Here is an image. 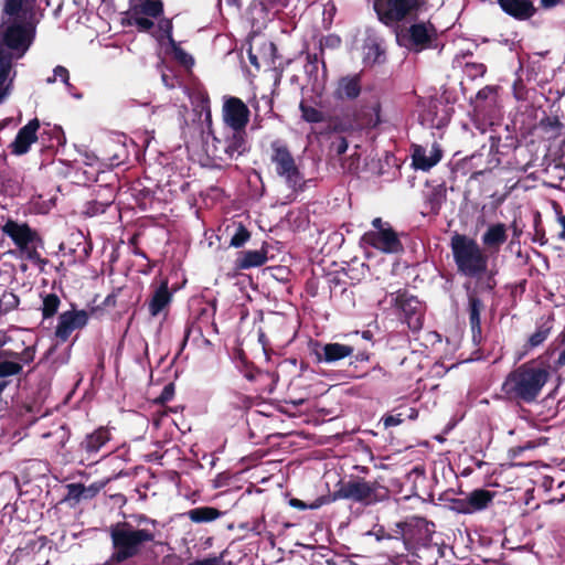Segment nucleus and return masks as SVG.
<instances>
[{
	"label": "nucleus",
	"mask_w": 565,
	"mask_h": 565,
	"mask_svg": "<svg viewBox=\"0 0 565 565\" xmlns=\"http://www.w3.org/2000/svg\"><path fill=\"white\" fill-rule=\"evenodd\" d=\"M301 117L303 120L312 124H317L323 120V114L316 107L309 105L302 100L299 105Z\"/></svg>",
	"instance_id": "nucleus-36"
},
{
	"label": "nucleus",
	"mask_w": 565,
	"mask_h": 565,
	"mask_svg": "<svg viewBox=\"0 0 565 565\" xmlns=\"http://www.w3.org/2000/svg\"><path fill=\"white\" fill-rule=\"evenodd\" d=\"M553 160L558 168L565 169V140H562L552 151Z\"/></svg>",
	"instance_id": "nucleus-44"
},
{
	"label": "nucleus",
	"mask_w": 565,
	"mask_h": 565,
	"mask_svg": "<svg viewBox=\"0 0 565 565\" xmlns=\"http://www.w3.org/2000/svg\"><path fill=\"white\" fill-rule=\"evenodd\" d=\"M204 143L205 153L215 167L237 159L247 151L245 132L226 130L221 137L207 132Z\"/></svg>",
	"instance_id": "nucleus-5"
},
{
	"label": "nucleus",
	"mask_w": 565,
	"mask_h": 565,
	"mask_svg": "<svg viewBox=\"0 0 565 565\" xmlns=\"http://www.w3.org/2000/svg\"><path fill=\"white\" fill-rule=\"evenodd\" d=\"M443 157V151L438 143H433L430 149L420 146L414 149L413 166L422 171H428L436 166Z\"/></svg>",
	"instance_id": "nucleus-21"
},
{
	"label": "nucleus",
	"mask_w": 565,
	"mask_h": 565,
	"mask_svg": "<svg viewBox=\"0 0 565 565\" xmlns=\"http://www.w3.org/2000/svg\"><path fill=\"white\" fill-rule=\"evenodd\" d=\"M454 505H455V510L458 513H461V514H472L473 513V509L471 508L467 495L465 498L456 500L454 502Z\"/></svg>",
	"instance_id": "nucleus-46"
},
{
	"label": "nucleus",
	"mask_w": 565,
	"mask_h": 565,
	"mask_svg": "<svg viewBox=\"0 0 565 565\" xmlns=\"http://www.w3.org/2000/svg\"><path fill=\"white\" fill-rule=\"evenodd\" d=\"M537 445L533 441H527L525 445L519 447V451H523V450H526V449H533L535 448Z\"/></svg>",
	"instance_id": "nucleus-60"
},
{
	"label": "nucleus",
	"mask_w": 565,
	"mask_h": 565,
	"mask_svg": "<svg viewBox=\"0 0 565 565\" xmlns=\"http://www.w3.org/2000/svg\"><path fill=\"white\" fill-rule=\"evenodd\" d=\"M540 127L546 132H552L554 136H558L563 129V124L558 117L548 116L541 119Z\"/></svg>",
	"instance_id": "nucleus-37"
},
{
	"label": "nucleus",
	"mask_w": 565,
	"mask_h": 565,
	"mask_svg": "<svg viewBox=\"0 0 565 565\" xmlns=\"http://www.w3.org/2000/svg\"><path fill=\"white\" fill-rule=\"evenodd\" d=\"M200 342H206V338L203 337L201 328L193 323L188 324L184 329L182 348L186 344H192L198 348L200 347Z\"/></svg>",
	"instance_id": "nucleus-35"
},
{
	"label": "nucleus",
	"mask_w": 565,
	"mask_h": 565,
	"mask_svg": "<svg viewBox=\"0 0 565 565\" xmlns=\"http://www.w3.org/2000/svg\"><path fill=\"white\" fill-rule=\"evenodd\" d=\"M35 350L32 345H14V349L0 351V380H10L9 377L22 373L24 365L34 360Z\"/></svg>",
	"instance_id": "nucleus-13"
},
{
	"label": "nucleus",
	"mask_w": 565,
	"mask_h": 565,
	"mask_svg": "<svg viewBox=\"0 0 565 565\" xmlns=\"http://www.w3.org/2000/svg\"><path fill=\"white\" fill-rule=\"evenodd\" d=\"M448 121H449L448 117L445 116V117L438 119L437 122L431 120L430 127H435L437 129H440V128H444L448 124Z\"/></svg>",
	"instance_id": "nucleus-57"
},
{
	"label": "nucleus",
	"mask_w": 565,
	"mask_h": 565,
	"mask_svg": "<svg viewBox=\"0 0 565 565\" xmlns=\"http://www.w3.org/2000/svg\"><path fill=\"white\" fill-rule=\"evenodd\" d=\"M290 503H291L292 507H297V508H300V509H305V507H306L305 503H302L301 501H299L297 499L291 500Z\"/></svg>",
	"instance_id": "nucleus-63"
},
{
	"label": "nucleus",
	"mask_w": 565,
	"mask_h": 565,
	"mask_svg": "<svg viewBox=\"0 0 565 565\" xmlns=\"http://www.w3.org/2000/svg\"><path fill=\"white\" fill-rule=\"evenodd\" d=\"M85 163L87 166H93L95 163V161L97 160V158L94 156V154H85Z\"/></svg>",
	"instance_id": "nucleus-61"
},
{
	"label": "nucleus",
	"mask_w": 565,
	"mask_h": 565,
	"mask_svg": "<svg viewBox=\"0 0 565 565\" xmlns=\"http://www.w3.org/2000/svg\"><path fill=\"white\" fill-rule=\"evenodd\" d=\"M70 430L65 425H55L50 431L43 433V439H52L51 446L53 450L60 452L70 439Z\"/></svg>",
	"instance_id": "nucleus-31"
},
{
	"label": "nucleus",
	"mask_w": 565,
	"mask_h": 565,
	"mask_svg": "<svg viewBox=\"0 0 565 565\" xmlns=\"http://www.w3.org/2000/svg\"><path fill=\"white\" fill-rule=\"evenodd\" d=\"M186 515L194 523H206L218 519L221 512L212 507H200L188 511Z\"/></svg>",
	"instance_id": "nucleus-33"
},
{
	"label": "nucleus",
	"mask_w": 565,
	"mask_h": 565,
	"mask_svg": "<svg viewBox=\"0 0 565 565\" xmlns=\"http://www.w3.org/2000/svg\"><path fill=\"white\" fill-rule=\"evenodd\" d=\"M550 377L548 363L542 359H533L511 370L501 385V391L511 399L531 404L541 395Z\"/></svg>",
	"instance_id": "nucleus-3"
},
{
	"label": "nucleus",
	"mask_w": 565,
	"mask_h": 565,
	"mask_svg": "<svg viewBox=\"0 0 565 565\" xmlns=\"http://www.w3.org/2000/svg\"><path fill=\"white\" fill-rule=\"evenodd\" d=\"M267 260L266 254L262 250H246L238 258V268L248 269L259 267Z\"/></svg>",
	"instance_id": "nucleus-34"
},
{
	"label": "nucleus",
	"mask_w": 565,
	"mask_h": 565,
	"mask_svg": "<svg viewBox=\"0 0 565 565\" xmlns=\"http://www.w3.org/2000/svg\"><path fill=\"white\" fill-rule=\"evenodd\" d=\"M548 335V330L546 329H539L536 330L530 338H529V345L531 348H536L541 345Z\"/></svg>",
	"instance_id": "nucleus-45"
},
{
	"label": "nucleus",
	"mask_w": 565,
	"mask_h": 565,
	"mask_svg": "<svg viewBox=\"0 0 565 565\" xmlns=\"http://www.w3.org/2000/svg\"><path fill=\"white\" fill-rule=\"evenodd\" d=\"M495 94V87L486 86L477 93V99H488Z\"/></svg>",
	"instance_id": "nucleus-52"
},
{
	"label": "nucleus",
	"mask_w": 565,
	"mask_h": 565,
	"mask_svg": "<svg viewBox=\"0 0 565 565\" xmlns=\"http://www.w3.org/2000/svg\"><path fill=\"white\" fill-rule=\"evenodd\" d=\"M486 66L481 63H467L465 65V73L470 78L481 77L486 73Z\"/></svg>",
	"instance_id": "nucleus-42"
},
{
	"label": "nucleus",
	"mask_w": 565,
	"mask_h": 565,
	"mask_svg": "<svg viewBox=\"0 0 565 565\" xmlns=\"http://www.w3.org/2000/svg\"><path fill=\"white\" fill-rule=\"evenodd\" d=\"M41 305L39 310L42 315V324L49 319H52L58 311L61 299L55 292L42 291L40 294Z\"/></svg>",
	"instance_id": "nucleus-30"
},
{
	"label": "nucleus",
	"mask_w": 565,
	"mask_h": 565,
	"mask_svg": "<svg viewBox=\"0 0 565 565\" xmlns=\"http://www.w3.org/2000/svg\"><path fill=\"white\" fill-rule=\"evenodd\" d=\"M383 425L385 428L398 426L403 423V418L401 414L397 415H386L382 418Z\"/></svg>",
	"instance_id": "nucleus-49"
},
{
	"label": "nucleus",
	"mask_w": 565,
	"mask_h": 565,
	"mask_svg": "<svg viewBox=\"0 0 565 565\" xmlns=\"http://www.w3.org/2000/svg\"><path fill=\"white\" fill-rule=\"evenodd\" d=\"M387 495L388 491L385 487L363 479L345 482L337 491V497L340 499H349L366 505L383 501Z\"/></svg>",
	"instance_id": "nucleus-9"
},
{
	"label": "nucleus",
	"mask_w": 565,
	"mask_h": 565,
	"mask_svg": "<svg viewBox=\"0 0 565 565\" xmlns=\"http://www.w3.org/2000/svg\"><path fill=\"white\" fill-rule=\"evenodd\" d=\"M507 239V226L503 223L491 224L481 237V242L486 247L495 249L505 243Z\"/></svg>",
	"instance_id": "nucleus-29"
},
{
	"label": "nucleus",
	"mask_w": 565,
	"mask_h": 565,
	"mask_svg": "<svg viewBox=\"0 0 565 565\" xmlns=\"http://www.w3.org/2000/svg\"><path fill=\"white\" fill-rule=\"evenodd\" d=\"M270 148V161L274 164L276 174L294 192L302 191L306 183L305 175L301 173L296 159L286 143L281 140H274Z\"/></svg>",
	"instance_id": "nucleus-6"
},
{
	"label": "nucleus",
	"mask_w": 565,
	"mask_h": 565,
	"mask_svg": "<svg viewBox=\"0 0 565 565\" xmlns=\"http://www.w3.org/2000/svg\"><path fill=\"white\" fill-rule=\"evenodd\" d=\"M89 321V312L84 309H76L72 305L71 309L61 312L57 316L56 324L53 330V338L57 344L67 342L73 332L84 329Z\"/></svg>",
	"instance_id": "nucleus-16"
},
{
	"label": "nucleus",
	"mask_w": 565,
	"mask_h": 565,
	"mask_svg": "<svg viewBox=\"0 0 565 565\" xmlns=\"http://www.w3.org/2000/svg\"><path fill=\"white\" fill-rule=\"evenodd\" d=\"M249 115L250 111L242 99L234 96L223 97L222 117L228 130L245 132Z\"/></svg>",
	"instance_id": "nucleus-17"
},
{
	"label": "nucleus",
	"mask_w": 565,
	"mask_h": 565,
	"mask_svg": "<svg viewBox=\"0 0 565 565\" xmlns=\"http://www.w3.org/2000/svg\"><path fill=\"white\" fill-rule=\"evenodd\" d=\"M0 104L9 96L14 61L25 55L39 22L36 0H0Z\"/></svg>",
	"instance_id": "nucleus-1"
},
{
	"label": "nucleus",
	"mask_w": 565,
	"mask_h": 565,
	"mask_svg": "<svg viewBox=\"0 0 565 565\" xmlns=\"http://www.w3.org/2000/svg\"><path fill=\"white\" fill-rule=\"evenodd\" d=\"M113 544L111 561L122 563L139 555L159 535L158 521L145 514L132 515L130 521L118 522L109 529Z\"/></svg>",
	"instance_id": "nucleus-2"
},
{
	"label": "nucleus",
	"mask_w": 565,
	"mask_h": 565,
	"mask_svg": "<svg viewBox=\"0 0 565 565\" xmlns=\"http://www.w3.org/2000/svg\"><path fill=\"white\" fill-rule=\"evenodd\" d=\"M172 301V292L169 290L168 281L162 280L153 290L149 302L148 310L151 317H157L166 312Z\"/></svg>",
	"instance_id": "nucleus-22"
},
{
	"label": "nucleus",
	"mask_w": 565,
	"mask_h": 565,
	"mask_svg": "<svg viewBox=\"0 0 565 565\" xmlns=\"http://www.w3.org/2000/svg\"><path fill=\"white\" fill-rule=\"evenodd\" d=\"M557 222L562 226V232L558 234V238L565 242V215L557 213Z\"/></svg>",
	"instance_id": "nucleus-56"
},
{
	"label": "nucleus",
	"mask_w": 565,
	"mask_h": 565,
	"mask_svg": "<svg viewBox=\"0 0 565 565\" xmlns=\"http://www.w3.org/2000/svg\"><path fill=\"white\" fill-rule=\"evenodd\" d=\"M163 3L161 0H130L128 11L129 24L136 26L141 32H151L158 38V25L154 21L162 19Z\"/></svg>",
	"instance_id": "nucleus-8"
},
{
	"label": "nucleus",
	"mask_w": 565,
	"mask_h": 565,
	"mask_svg": "<svg viewBox=\"0 0 565 565\" xmlns=\"http://www.w3.org/2000/svg\"><path fill=\"white\" fill-rule=\"evenodd\" d=\"M399 45L414 52H422L433 46L437 30L430 22H416L396 33Z\"/></svg>",
	"instance_id": "nucleus-11"
},
{
	"label": "nucleus",
	"mask_w": 565,
	"mask_h": 565,
	"mask_svg": "<svg viewBox=\"0 0 565 565\" xmlns=\"http://www.w3.org/2000/svg\"><path fill=\"white\" fill-rule=\"evenodd\" d=\"M53 71L57 81L66 83L70 79V72L66 67L57 65Z\"/></svg>",
	"instance_id": "nucleus-50"
},
{
	"label": "nucleus",
	"mask_w": 565,
	"mask_h": 565,
	"mask_svg": "<svg viewBox=\"0 0 565 565\" xmlns=\"http://www.w3.org/2000/svg\"><path fill=\"white\" fill-rule=\"evenodd\" d=\"M564 0H540L541 7L544 9H552L561 4Z\"/></svg>",
	"instance_id": "nucleus-55"
},
{
	"label": "nucleus",
	"mask_w": 565,
	"mask_h": 565,
	"mask_svg": "<svg viewBox=\"0 0 565 565\" xmlns=\"http://www.w3.org/2000/svg\"><path fill=\"white\" fill-rule=\"evenodd\" d=\"M249 237L250 234L247 228L242 223H239L235 227V232L231 237L230 245L233 247H242L249 239Z\"/></svg>",
	"instance_id": "nucleus-38"
},
{
	"label": "nucleus",
	"mask_w": 565,
	"mask_h": 565,
	"mask_svg": "<svg viewBox=\"0 0 565 565\" xmlns=\"http://www.w3.org/2000/svg\"><path fill=\"white\" fill-rule=\"evenodd\" d=\"M446 195L443 191H434L428 198H427V204L429 205V209L433 213L437 214L443 203L445 202Z\"/></svg>",
	"instance_id": "nucleus-40"
},
{
	"label": "nucleus",
	"mask_w": 565,
	"mask_h": 565,
	"mask_svg": "<svg viewBox=\"0 0 565 565\" xmlns=\"http://www.w3.org/2000/svg\"><path fill=\"white\" fill-rule=\"evenodd\" d=\"M383 302H388L403 315L404 322L412 331H418L423 327L424 307L422 302L407 291L391 292Z\"/></svg>",
	"instance_id": "nucleus-12"
},
{
	"label": "nucleus",
	"mask_w": 565,
	"mask_h": 565,
	"mask_svg": "<svg viewBox=\"0 0 565 565\" xmlns=\"http://www.w3.org/2000/svg\"><path fill=\"white\" fill-rule=\"evenodd\" d=\"M498 3L507 14L519 20L530 19L535 13V8L529 0H498Z\"/></svg>",
	"instance_id": "nucleus-26"
},
{
	"label": "nucleus",
	"mask_w": 565,
	"mask_h": 565,
	"mask_svg": "<svg viewBox=\"0 0 565 565\" xmlns=\"http://www.w3.org/2000/svg\"><path fill=\"white\" fill-rule=\"evenodd\" d=\"M343 169L350 173L358 172V162H355L354 156L350 157L348 164H347V162L343 163Z\"/></svg>",
	"instance_id": "nucleus-54"
},
{
	"label": "nucleus",
	"mask_w": 565,
	"mask_h": 565,
	"mask_svg": "<svg viewBox=\"0 0 565 565\" xmlns=\"http://www.w3.org/2000/svg\"><path fill=\"white\" fill-rule=\"evenodd\" d=\"M558 355L554 364L556 367L565 366V330L557 335Z\"/></svg>",
	"instance_id": "nucleus-43"
},
{
	"label": "nucleus",
	"mask_w": 565,
	"mask_h": 565,
	"mask_svg": "<svg viewBox=\"0 0 565 565\" xmlns=\"http://www.w3.org/2000/svg\"><path fill=\"white\" fill-rule=\"evenodd\" d=\"M113 200H108L106 202L90 201L87 202L85 207V214L88 216H95L102 214L106 211V209L110 205Z\"/></svg>",
	"instance_id": "nucleus-39"
},
{
	"label": "nucleus",
	"mask_w": 565,
	"mask_h": 565,
	"mask_svg": "<svg viewBox=\"0 0 565 565\" xmlns=\"http://www.w3.org/2000/svg\"><path fill=\"white\" fill-rule=\"evenodd\" d=\"M110 434L106 428H98L85 436L77 449L66 461H75L83 466H90L99 461L98 452L109 441Z\"/></svg>",
	"instance_id": "nucleus-14"
},
{
	"label": "nucleus",
	"mask_w": 565,
	"mask_h": 565,
	"mask_svg": "<svg viewBox=\"0 0 565 565\" xmlns=\"http://www.w3.org/2000/svg\"><path fill=\"white\" fill-rule=\"evenodd\" d=\"M363 63L367 66L383 64L386 61L383 41L376 36L369 35L363 43Z\"/></svg>",
	"instance_id": "nucleus-24"
},
{
	"label": "nucleus",
	"mask_w": 565,
	"mask_h": 565,
	"mask_svg": "<svg viewBox=\"0 0 565 565\" xmlns=\"http://www.w3.org/2000/svg\"><path fill=\"white\" fill-rule=\"evenodd\" d=\"M158 39H167L171 46L174 58L184 67L190 68L194 64L192 55L186 53L172 36V22L169 19H161L158 23Z\"/></svg>",
	"instance_id": "nucleus-19"
},
{
	"label": "nucleus",
	"mask_w": 565,
	"mask_h": 565,
	"mask_svg": "<svg viewBox=\"0 0 565 565\" xmlns=\"http://www.w3.org/2000/svg\"><path fill=\"white\" fill-rule=\"evenodd\" d=\"M161 79L166 87L172 89L175 87H181L182 92L185 94L188 92V88L185 86H182L179 78L174 76L172 73H167L162 71L161 73Z\"/></svg>",
	"instance_id": "nucleus-41"
},
{
	"label": "nucleus",
	"mask_w": 565,
	"mask_h": 565,
	"mask_svg": "<svg viewBox=\"0 0 565 565\" xmlns=\"http://www.w3.org/2000/svg\"><path fill=\"white\" fill-rule=\"evenodd\" d=\"M366 534L374 536L376 539V541L391 539V535L385 532L383 526H375L373 530L369 531Z\"/></svg>",
	"instance_id": "nucleus-51"
},
{
	"label": "nucleus",
	"mask_w": 565,
	"mask_h": 565,
	"mask_svg": "<svg viewBox=\"0 0 565 565\" xmlns=\"http://www.w3.org/2000/svg\"><path fill=\"white\" fill-rule=\"evenodd\" d=\"M372 225L374 230L363 236L366 244L386 254H396L403 249L397 234L388 223L376 217L372 221Z\"/></svg>",
	"instance_id": "nucleus-15"
},
{
	"label": "nucleus",
	"mask_w": 565,
	"mask_h": 565,
	"mask_svg": "<svg viewBox=\"0 0 565 565\" xmlns=\"http://www.w3.org/2000/svg\"><path fill=\"white\" fill-rule=\"evenodd\" d=\"M63 84H64L65 90L71 96H73L76 99H81L82 98V94L77 93L75 86L70 82V79L66 83H63Z\"/></svg>",
	"instance_id": "nucleus-53"
},
{
	"label": "nucleus",
	"mask_w": 565,
	"mask_h": 565,
	"mask_svg": "<svg viewBox=\"0 0 565 565\" xmlns=\"http://www.w3.org/2000/svg\"><path fill=\"white\" fill-rule=\"evenodd\" d=\"M11 341L10 338L8 337H2L0 338V351L1 350H6L7 348H4L9 342Z\"/></svg>",
	"instance_id": "nucleus-62"
},
{
	"label": "nucleus",
	"mask_w": 565,
	"mask_h": 565,
	"mask_svg": "<svg viewBox=\"0 0 565 565\" xmlns=\"http://www.w3.org/2000/svg\"><path fill=\"white\" fill-rule=\"evenodd\" d=\"M450 248L459 274L469 278H479L488 270V256L479 244L463 234H455Z\"/></svg>",
	"instance_id": "nucleus-4"
},
{
	"label": "nucleus",
	"mask_w": 565,
	"mask_h": 565,
	"mask_svg": "<svg viewBox=\"0 0 565 565\" xmlns=\"http://www.w3.org/2000/svg\"><path fill=\"white\" fill-rule=\"evenodd\" d=\"M399 532L408 551L430 541L434 524L423 518H413L398 523Z\"/></svg>",
	"instance_id": "nucleus-18"
},
{
	"label": "nucleus",
	"mask_w": 565,
	"mask_h": 565,
	"mask_svg": "<svg viewBox=\"0 0 565 565\" xmlns=\"http://www.w3.org/2000/svg\"><path fill=\"white\" fill-rule=\"evenodd\" d=\"M107 483L108 479L93 482L87 487L82 483H70L66 486V499L74 502L93 499L105 488Z\"/></svg>",
	"instance_id": "nucleus-23"
},
{
	"label": "nucleus",
	"mask_w": 565,
	"mask_h": 565,
	"mask_svg": "<svg viewBox=\"0 0 565 565\" xmlns=\"http://www.w3.org/2000/svg\"><path fill=\"white\" fill-rule=\"evenodd\" d=\"M2 232L13 241L15 246L28 259L43 268L46 260L36 252L40 238L35 231L25 223L9 220L2 226Z\"/></svg>",
	"instance_id": "nucleus-7"
},
{
	"label": "nucleus",
	"mask_w": 565,
	"mask_h": 565,
	"mask_svg": "<svg viewBox=\"0 0 565 565\" xmlns=\"http://www.w3.org/2000/svg\"><path fill=\"white\" fill-rule=\"evenodd\" d=\"M353 347L341 343H327L316 351L318 362L334 363L352 355Z\"/></svg>",
	"instance_id": "nucleus-25"
},
{
	"label": "nucleus",
	"mask_w": 565,
	"mask_h": 565,
	"mask_svg": "<svg viewBox=\"0 0 565 565\" xmlns=\"http://www.w3.org/2000/svg\"><path fill=\"white\" fill-rule=\"evenodd\" d=\"M289 0H266L265 8L273 12L278 13L288 6Z\"/></svg>",
	"instance_id": "nucleus-47"
},
{
	"label": "nucleus",
	"mask_w": 565,
	"mask_h": 565,
	"mask_svg": "<svg viewBox=\"0 0 565 565\" xmlns=\"http://www.w3.org/2000/svg\"><path fill=\"white\" fill-rule=\"evenodd\" d=\"M55 82H57V78L54 73L45 79V83L49 85L54 84Z\"/></svg>",
	"instance_id": "nucleus-64"
},
{
	"label": "nucleus",
	"mask_w": 565,
	"mask_h": 565,
	"mask_svg": "<svg viewBox=\"0 0 565 565\" xmlns=\"http://www.w3.org/2000/svg\"><path fill=\"white\" fill-rule=\"evenodd\" d=\"M40 128V122L36 118L30 120L17 134L15 139L11 143V151L17 156L26 153L32 143L38 140L36 132Z\"/></svg>",
	"instance_id": "nucleus-20"
},
{
	"label": "nucleus",
	"mask_w": 565,
	"mask_h": 565,
	"mask_svg": "<svg viewBox=\"0 0 565 565\" xmlns=\"http://www.w3.org/2000/svg\"><path fill=\"white\" fill-rule=\"evenodd\" d=\"M3 297L9 299V303L11 307H15L18 305V299L13 294H8L4 295Z\"/></svg>",
	"instance_id": "nucleus-59"
},
{
	"label": "nucleus",
	"mask_w": 565,
	"mask_h": 565,
	"mask_svg": "<svg viewBox=\"0 0 565 565\" xmlns=\"http://www.w3.org/2000/svg\"><path fill=\"white\" fill-rule=\"evenodd\" d=\"M348 141L344 137H338L331 142V150L338 156L343 154L348 150Z\"/></svg>",
	"instance_id": "nucleus-48"
},
{
	"label": "nucleus",
	"mask_w": 565,
	"mask_h": 565,
	"mask_svg": "<svg viewBox=\"0 0 565 565\" xmlns=\"http://www.w3.org/2000/svg\"><path fill=\"white\" fill-rule=\"evenodd\" d=\"M361 93V81L359 75L342 77L335 89V97L339 99H355Z\"/></svg>",
	"instance_id": "nucleus-28"
},
{
	"label": "nucleus",
	"mask_w": 565,
	"mask_h": 565,
	"mask_svg": "<svg viewBox=\"0 0 565 565\" xmlns=\"http://www.w3.org/2000/svg\"><path fill=\"white\" fill-rule=\"evenodd\" d=\"M424 3V0H374L373 8L379 20L392 26L412 17Z\"/></svg>",
	"instance_id": "nucleus-10"
},
{
	"label": "nucleus",
	"mask_w": 565,
	"mask_h": 565,
	"mask_svg": "<svg viewBox=\"0 0 565 565\" xmlns=\"http://www.w3.org/2000/svg\"><path fill=\"white\" fill-rule=\"evenodd\" d=\"M483 309L482 301L473 296L470 295L468 299V313H469V323L471 327L472 332V340L475 343H479L482 337L481 333V311Z\"/></svg>",
	"instance_id": "nucleus-27"
},
{
	"label": "nucleus",
	"mask_w": 565,
	"mask_h": 565,
	"mask_svg": "<svg viewBox=\"0 0 565 565\" xmlns=\"http://www.w3.org/2000/svg\"><path fill=\"white\" fill-rule=\"evenodd\" d=\"M340 44V38L335 35H330L326 39V45L329 46H338Z\"/></svg>",
	"instance_id": "nucleus-58"
},
{
	"label": "nucleus",
	"mask_w": 565,
	"mask_h": 565,
	"mask_svg": "<svg viewBox=\"0 0 565 565\" xmlns=\"http://www.w3.org/2000/svg\"><path fill=\"white\" fill-rule=\"evenodd\" d=\"M467 497L473 513H476L488 508L494 498V493L484 489H476L468 493Z\"/></svg>",
	"instance_id": "nucleus-32"
}]
</instances>
